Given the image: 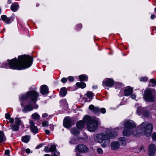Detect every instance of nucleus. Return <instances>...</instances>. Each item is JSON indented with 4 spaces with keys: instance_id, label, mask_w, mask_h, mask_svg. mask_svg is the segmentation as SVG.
<instances>
[{
    "instance_id": "obj_17",
    "label": "nucleus",
    "mask_w": 156,
    "mask_h": 156,
    "mask_svg": "<svg viewBox=\"0 0 156 156\" xmlns=\"http://www.w3.org/2000/svg\"><path fill=\"white\" fill-rule=\"evenodd\" d=\"M89 108L95 113H98L100 111V109L98 108L95 107L93 105H90L89 107Z\"/></svg>"
},
{
    "instance_id": "obj_37",
    "label": "nucleus",
    "mask_w": 156,
    "mask_h": 156,
    "mask_svg": "<svg viewBox=\"0 0 156 156\" xmlns=\"http://www.w3.org/2000/svg\"><path fill=\"white\" fill-rule=\"evenodd\" d=\"M42 126H48V122L47 121H43L42 123Z\"/></svg>"
},
{
    "instance_id": "obj_28",
    "label": "nucleus",
    "mask_w": 156,
    "mask_h": 156,
    "mask_svg": "<svg viewBox=\"0 0 156 156\" xmlns=\"http://www.w3.org/2000/svg\"><path fill=\"white\" fill-rule=\"evenodd\" d=\"M79 78L81 81H84L86 80H87V76L84 75H81L79 76Z\"/></svg>"
},
{
    "instance_id": "obj_3",
    "label": "nucleus",
    "mask_w": 156,
    "mask_h": 156,
    "mask_svg": "<svg viewBox=\"0 0 156 156\" xmlns=\"http://www.w3.org/2000/svg\"><path fill=\"white\" fill-rule=\"evenodd\" d=\"M119 130L118 128H116L113 130L108 129L106 130L105 134L99 133L96 135L94 138V140L98 143H101L106 138H113L118 135L117 131Z\"/></svg>"
},
{
    "instance_id": "obj_50",
    "label": "nucleus",
    "mask_w": 156,
    "mask_h": 156,
    "mask_svg": "<svg viewBox=\"0 0 156 156\" xmlns=\"http://www.w3.org/2000/svg\"><path fill=\"white\" fill-rule=\"evenodd\" d=\"M30 151L29 149H27L26 150V152L27 153H30Z\"/></svg>"
},
{
    "instance_id": "obj_18",
    "label": "nucleus",
    "mask_w": 156,
    "mask_h": 156,
    "mask_svg": "<svg viewBox=\"0 0 156 156\" xmlns=\"http://www.w3.org/2000/svg\"><path fill=\"white\" fill-rule=\"evenodd\" d=\"M125 94L126 96H128L130 95L133 92V90L132 88L129 87L126 89L124 90Z\"/></svg>"
},
{
    "instance_id": "obj_54",
    "label": "nucleus",
    "mask_w": 156,
    "mask_h": 156,
    "mask_svg": "<svg viewBox=\"0 0 156 156\" xmlns=\"http://www.w3.org/2000/svg\"><path fill=\"white\" fill-rule=\"evenodd\" d=\"M81 153H79V152L76 153V156H83L82 155L80 154Z\"/></svg>"
},
{
    "instance_id": "obj_16",
    "label": "nucleus",
    "mask_w": 156,
    "mask_h": 156,
    "mask_svg": "<svg viewBox=\"0 0 156 156\" xmlns=\"http://www.w3.org/2000/svg\"><path fill=\"white\" fill-rule=\"evenodd\" d=\"M111 138H106L105 140L101 142L102 144H101V146L103 147H105L108 146L110 143V139Z\"/></svg>"
},
{
    "instance_id": "obj_53",
    "label": "nucleus",
    "mask_w": 156,
    "mask_h": 156,
    "mask_svg": "<svg viewBox=\"0 0 156 156\" xmlns=\"http://www.w3.org/2000/svg\"><path fill=\"white\" fill-rule=\"evenodd\" d=\"M131 98L133 99H134L136 98V96L135 94H132L131 96Z\"/></svg>"
},
{
    "instance_id": "obj_9",
    "label": "nucleus",
    "mask_w": 156,
    "mask_h": 156,
    "mask_svg": "<svg viewBox=\"0 0 156 156\" xmlns=\"http://www.w3.org/2000/svg\"><path fill=\"white\" fill-rule=\"evenodd\" d=\"M156 147L153 144H150L148 148V154L149 156H154L156 151Z\"/></svg>"
},
{
    "instance_id": "obj_8",
    "label": "nucleus",
    "mask_w": 156,
    "mask_h": 156,
    "mask_svg": "<svg viewBox=\"0 0 156 156\" xmlns=\"http://www.w3.org/2000/svg\"><path fill=\"white\" fill-rule=\"evenodd\" d=\"M76 151L80 153H85L88 152V149L86 145L83 144H79L76 147Z\"/></svg>"
},
{
    "instance_id": "obj_27",
    "label": "nucleus",
    "mask_w": 156,
    "mask_h": 156,
    "mask_svg": "<svg viewBox=\"0 0 156 156\" xmlns=\"http://www.w3.org/2000/svg\"><path fill=\"white\" fill-rule=\"evenodd\" d=\"M30 136H26L22 137V141L25 143L28 142L30 140Z\"/></svg>"
},
{
    "instance_id": "obj_48",
    "label": "nucleus",
    "mask_w": 156,
    "mask_h": 156,
    "mask_svg": "<svg viewBox=\"0 0 156 156\" xmlns=\"http://www.w3.org/2000/svg\"><path fill=\"white\" fill-rule=\"evenodd\" d=\"M9 152L10 151L9 150H6L5 151V154L6 155H9Z\"/></svg>"
},
{
    "instance_id": "obj_46",
    "label": "nucleus",
    "mask_w": 156,
    "mask_h": 156,
    "mask_svg": "<svg viewBox=\"0 0 156 156\" xmlns=\"http://www.w3.org/2000/svg\"><path fill=\"white\" fill-rule=\"evenodd\" d=\"M43 145V144H40L37 145L36 147L37 149H38L40 147H41Z\"/></svg>"
},
{
    "instance_id": "obj_19",
    "label": "nucleus",
    "mask_w": 156,
    "mask_h": 156,
    "mask_svg": "<svg viewBox=\"0 0 156 156\" xmlns=\"http://www.w3.org/2000/svg\"><path fill=\"white\" fill-rule=\"evenodd\" d=\"M1 17L2 20L7 23H9V21L11 20V18H7L5 15H2V16Z\"/></svg>"
},
{
    "instance_id": "obj_20",
    "label": "nucleus",
    "mask_w": 156,
    "mask_h": 156,
    "mask_svg": "<svg viewBox=\"0 0 156 156\" xmlns=\"http://www.w3.org/2000/svg\"><path fill=\"white\" fill-rule=\"evenodd\" d=\"M76 85L78 87L81 88H84L86 87V84L83 82H77L76 83Z\"/></svg>"
},
{
    "instance_id": "obj_44",
    "label": "nucleus",
    "mask_w": 156,
    "mask_h": 156,
    "mask_svg": "<svg viewBox=\"0 0 156 156\" xmlns=\"http://www.w3.org/2000/svg\"><path fill=\"white\" fill-rule=\"evenodd\" d=\"M147 77H144L143 78H141L140 80L141 81H146L147 80Z\"/></svg>"
},
{
    "instance_id": "obj_1",
    "label": "nucleus",
    "mask_w": 156,
    "mask_h": 156,
    "mask_svg": "<svg viewBox=\"0 0 156 156\" xmlns=\"http://www.w3.org/2000/svg\"><path fill=\"white\" fill-rule=\"evenodd\" d=\"M33 58L29 56L22 55L9 60V68L14 69L21 70L28 68L32 65Z\"/></svg>"
},
{
    "instance_id": "obj_26",
    "label": "nucleus",
    "mask_w": 156,
    "mask_h": 156,
    "mask_svg": "<svg viewBox=\"0 0 156 156\" xmlns=\"http://www.w3.org/2000/svg\"><path fill=\"white\" fill-rule=\"evenodd\" d=\"M31 117L33 119L37 120L39 119L40 118V115L37 113H35L33 114L32 115Z\"/></svg>"
},
{
    "instance_id": "obj_2",
    "label": "nucleus",
    "mask_w": 156,
    "mask_h": 156,
    "mask_svg": "<svg viewBox=\"0 0 156 156\" xmlns=\"http://www.w3.org/2000/svg\"><path fill=\"white\" fill-rule=\"evenodd\" d=\"M153 125L151 123H147L146 122H143L139 126V128H134L131 131L129 136L132 135L136 137L140 136L144 133L146 136H150L152 132Z\"/></svg>"
},
{
    "instance_id": "obj_61",
    "label": "nucleus",
    "mask_w": 156,
    "mask_h": 156,
    "mask_svg": "<svg viewBox=\"0 0 156 156\" xmlns=\"http://www.w3.org/2000/svg\"><path fill=\"white\" fill-rule=\"evenodd\" d=\"M74 140H75L76 141H77V140H78V139H75Z\"/></svg>"
},
{
    "instance_id": "obj_21",
    "label": "nucleus",
    "mask_w": 156,
    "mask_h": 156,
    "mask_svg": "<svg viewBox=\"0 0 156 156\" xmlns=\"http://www.w3.org/2000/svg\"><path fill=\"white\" fill-rule=\"evenodd\" d=\"M76 125L78 128L82 129L84 126V122L82 121H79L77 122Z\"/></svg>"
},
{
    "instance_id": "obj_35",
    "label": "nucleus",
    "mask_w": 156,
    "mask_h": 156,
    "mask_svg": "<svg viewBox=\"0 0 156 156\" xmlns=\"http://www.w3.org/2000/svg\"><path fill=\"white\" fill-rule=\"evenodd\" d=\"M150 82L154 84V85H152L153 87H154V86L156 85V80L154 79H152L150 80Z\"/></svg>"
},
{
    "instance_id": "obj_24",
    "label": "nucleus",
    "mask_w": 156,
    "mask_h": 156,
    "mask_svg": "<svg viewBox=\"0 0 156 156\" xmlns=\"http://www.w3.org/2000/svg\"><path fill=\"white\" fill-rule=\"evenodd\" d=\"M119 140L120 143L124 146L126 145V140L125 138L124 137H120L119 139Z\"/></svg>"
},
{
    "instance_id": "obj_5",
    "label": "nucleus",
    "mask_w": 156,
    "mask_h": 156,
    "mask_svg": "<svg viewBox=\"0 0 156 156\" xmlns=\"http://www.w3.org/2000/svg\"><path fill=\"white\" fill-rule=\"evenodd\" d=\"M124 129L123 131V134L124 136H129L131 133V131L135 128L136 126L135 123L132 120H127L123 123Z\"/></svg>"
},
{
    "instance_id": "obj_22",
    "label": "nucleus",
    "mask_w": 156,
    "mask_h": 156,
    "mask_svg": "<svg viewBox=\"0 0 156 156\" xmlns=\"http://www.w3.org/2000/svg\"><path fill=\"white\" fill-rule=\"evenodd\" d=\"M6 140L4 134L2 131H0V143L3 142Z\"/></svg>"
},
{
    "instance_id": "obj_42",
    "label": "nucleus",
    "mask_w": 156,
    "mask_h": 156,
    "mask_svg": "<svg viewBox=\"0 0 156 156\" xmlns=\"http://www.w3.org/2000/svg\"><path fill=\"white\" fill-rule=\"evenodd\" d=\"M5 117L6 119H9L10 118V115L9 114H5Z\"/></svg>"
},
{
    "instance_id": "obj_56",
    "label": "nucleus",
    "mask_w": 156,
    "mask_h": 156,
    "mask_svg": "<svg viewBox=\"0 0 156 156\" xmlns=\"http://www.w3.org/2000/svg\"><path fill=\"white\" fill-rule=\"evenodd\" d=\"M38 106L37 105H34V107H33V108H34L37 109L38 108Z\"/></svg>"
},
{
    "instance_id": "obj_38",
    "label": "nucleus",
    "mask_w": 156,
    "mask_h": 156,
    "mask_svg": "<svg viewBox=\"0 0 156 156\" xmlns=\"http://www.w3.org/2000/svg\"><path fill=\"white\" fill-rule=\"evenodd\" d=\"M140 151H142L143 152H145V147L144 145L141 146L139 148Z\"/></svg>"
},
{
    "instance_id": "obj_10",
    "label": "nucleus",
    "mask_w": 156,
    "mask_h": 156,
    "mask_svg": "<svg viewBox=\"0 0 156 156\" xmlns=\"http://www.w3.org/2000/svg\"><path fill=\"white\" fill-rule=\"evenodd\" d=\"M63 126L66 128H69L72 126L71 121L69 117H66L63 122Z\"/></svg>"
},
{
    "instance_id": "obj_31",
    "label": "nucleus",
    "mask_w": 156,
    "mask_h": 156,
    "mask_svg": "<svg viewBox=\"0 0 156 156\" xmlns=\"http://www.w3.org/2000/svg\"><path fill=\"white\" fill-rule=\"evenodd\" d=\"M21 121L18 118H16L15 119V123L16 125L18 126L21 124Z\"/></svg>"
},
{
    "instance_id": "obj_14",
    "label": "nucleus",
    "mask_w": 156,
    "mask_h": 156,
    "mask_svg": "<svg viewBox=\"0 0 156 156\" xmlns=\"http://www.w3.org/2000/svg\"><path fill=\"white\" fill-rule=\"evenodd\" d=\"M41 93L42 94H45L48 93V87L45 85H42L40 90Z\"/></svg>"
},
{
    "instance_id": "obj_25",
    "label": "nucleus",
    "mask_w": 156,
    "mask_h": 156,
    "mask_svg": "<svg viewBox=\"0 0 156 156\" xmlns=\"http://www.w3.org/2000/svg\"><path fill=\"white\" fill-rule=\"evenodd\" d=\"M60 93L63 96H65L67 93V90L66 88L65 87H63L61 89Z\"/></svg>"
},
{
    "instance_id": "obj_33",
    "label": "nucleus",
    "mask_w": 156,
    "mask_h": 156,
    "mask_svg": "<svg viewBox=\"0 0 156 156\" xmlns=\"http://www.w3.org/2000/svg\"><path fill=\"white\" fill-rule=\"evenodd\" d=\"M150 113L148 111H145L143 112V115L144 116L147 117L150 115Z\"/></svg>"
},
{
    "instance_id": "obj_15",
    "label": "nucleus",
    "mask_w": 156,
    "mask_h": 156,
    "mask_svg": "<svg viewBox=\"0 0 156 156\" xmlns=\"http://www.w3.org/2000/svg\"><path fill=\"white\" fill-rule=\"evenodd\" d=\"M34 108L32 105L30 104H28L24 107V108L22 109V111L25 113L27 111H30L33 110Z\"/></svg>"
},
{
    "instance_id": "obj_60",
    "label": "nucleus",
    "mask_w": 156,
    "mask_h": 156,
    "mask_svg": "<svg viewBox=\"0 0 156 156\" xmlns=\"http://www.w3.org/2000/svg\"><path fill=\"white\" fill-rule=\"evenodd\" d=\"M21 105L23 107V103L22 102L21 103Z\"/></svg>"
},
{
    "instance_id": "obj_6",
    "label": "nucleus",
    "mask_w": 156,
    "mask_h": 156,
    "mask_svg": "<svg viewBox=\"0 0 156 156\" xmlns=\"http://www.w3.org/2000/svg\"><path fill=\"white\" fill-rule=\"evenodd\" d=\"M38 93L34 90H31L27 92L25 95H23L20 98L22 101L30 99L32 101L36 103L38 97Z\"/></svg>"
},
{
    "instance_id": "obj_11",
    "label": "nucleus",
    "mask_w": 156,
    "mask_h": 156,
    "mask_svg": "<svg viewBox=\"0 0 156 156\" xmlns=\"http://www.w3.org/2000/svg\"><path fill=\"white\" fill-rule=\"evenodd\" d=\"M30 123L31 131L34 133H37L38 132V129L37 127L35 126V122L31 120L30 121Z\"/></svg>"
},
{
    "instance_id": "obj_23",
    "label": "nucleus",
    "mask_w": 156,
    "mask_h": 156,
    "mask_svg": "<svg viewBox=\"0 0 156 156\" xmlns=\"http://www.w3.org/2000/svg\"><path fill=\"white\" fill-rule=\"evenodd\" d=\"M19 5L16 4L12 5L11 7V10L13 11H15L18 9Z\"/></svg>"
},
{
    "instance_id": "obj_59",
    "label": "nucleus",
    "mask_w": 156,
    "mask_h": 156,
    "mask_svg": "<svg viewBox=\"0 0 156 156\" xmlns=\"http://www.w3.org/2000/svg\"><path fill=\"white\" fill-rule=\"evenodd\" d=\"M71 142H72L73 143H74V141H73V140H72V141H71V142H70V143H71Z\"/></svg>"
},
{
    "instance_id": "obj_13",
    "label": "nucleus",
    "mask_w": 156,
    "mask_h": 156,
    "mask_svg": "<svg viewBox=\"0 0 156 156\" xmlns=\"http://www.w3.org/2000/svg\"><path fill=\"white\" fill-rule=\"evenodd\" d=\"M104 84L108 87H111L114 84V81L111 79H108L104 83L103 82V84Z\"/></svg>"
},
{
    "instance_id": "obj_29",
    "label": "nucleus",
    "mask_w": 156,
    "mask_h": 156,
    "mask_svg": "<svg viewBox=\"0 0 156 156\" xmlns=\"http://www.w3.org/2000/svg\"><path fill=\"white\" fill-rule=\"evenodd\" d=\"M56 151V146L55 145H52L49 148L50 152H55Z\"/></svg>"
},
{
    "instance_id": "obj_4",
    "label": "nucleus",
    "mask_w": 156,
    "mask_h": 156,
    "mask_svg": "<svg viewBox=\"0 0 156 156\" xmlns=\"http://www.w3.org/2000/svg\"><path fill=\"white\" fill-rule=\"evenodd\" d=\"M83 120L87 125L88 130L91 132L94 131L98 127V119L96 118L87 115L84 117Z\"/></svg>"
},
{
    "instance_id": "obj_51",
    "label": "nucleus",
    "mask_w": 156,
    "mask_h": 156,
    "mask_svg": "<svg viewBox=\"0 0 156 156\" xmlns=\"http://www.w3.org/2000/svg\"><path fill=\"white\" fill-rule=\"evenodd\" d=\"M48 115L46 113H44L42 115V117L43 118H44L47 117L48 116Z\"/></svg>"
},
{
    "instance_id": "obj_34",
    "label": "nucleus",
    "mask_w": 156,
    "mask_h": 156,
    "mask_svg": "<svg viewBox=\"0 0 156 156\" xmlns=\"http://www.w3.org/2000/svg\"><path fill=\"white\" fill-rule=\"evenodd\" d=\"M94 94H93L92 92L89 91H88L86 94L88 98H92Z\"/></svg>"
},
{
    "instance_id": "obj_36",
    "label": "nucleus",
    "mask_w": 156,
    "mask_h": 156,
    "mask_svg": "<svg viewBox=\"0 0 156 156\" xmlns=\"http://www.w3.org/2000/svg\"><path fill=\"white\" fill-rule=\"evenodd\" d=\"M152 139L156 141V133H154L151 135Z\"/></svg>"
},
{
    "instance_id": "obj_12",
    "label": "nucleus",
    "mask_w": 156,
    "mask_h": 156,
    "mask_svg": "<svg viewBox=\"0 0 156 156\" xmlns=\"http://www.w3.org/2000/svg\"><path fill=\"white\" fill-rule=\"evenodd\" d=\"M110 146L111 149L115 151L119 149L120 145L118 141H114L111 143Z\"/></svg>"
},
{
    "instance_id": "obj_32",
    "label": "nucleus",
    "mask_w": 156,
    "mask_h": 156,
    "mask_svg": "<svg viewBox=\"0 0 156 156\" xmlns=\"http://www.w3.org/2000/svg\"><path fill=\"white\" fill-rule=\"evenodd\" d=\"M71 132L74 134H77L79 133V131L76 129H72L71 130Z\"/></svg>"
},
{
    "instance_id": "obj_47",
    "label": "nucleus",
    "mask_w": 156,
    "mask_h": 156,
    "mask_svg": "<svg viewBox=\"0 0 156 156\" xmlns=\"http://www.w3.org/2000/svg\"><path fill=\"white\" fill-rule=\"evenodd\" d=\"M44 151L46 152H48V151H49V149L48 147H45L44 148Z\"/></svg>"
},
{
    "instance_id": "obj_57",
    "label": "nucleus",
    "mask_w": 156,
    "mask_h": 156,
    "mask_svg": "<svg viewBox=\"0 0 156 156\" xmlns=\"http://www.w3.org/2000/svg\"><path fill=\"white\" fill-rule=\"evenodd\" d=\"M93 88H97V86H93Z\"/></svg>"
},
{
    "instance_id": "obj_43",
    "label": "nucleus",
    "mask_w": 156,
    "mask_h": 156,
    "mask_svg": "<svg viewBox=\"0 0 156 156\" xmlns=\"http://www.w3.org/2000/svg\"><path fill=\"white\" fill-rule=\"evenodd\" d=\"M142 112L140 108H138L137 110V112L139 115H140V113Z\"/></svg>"
},
{
    "instance_id": "obj_52",
    "label": "nucleus",
    "mask_w": 156,
    "mask_h": 156,
    "mask_svg": "<svg viewBox=\"0 0 156 156\" xmlns=\"http://www.w3.org/2000/svg\"><path fill=\"white\" fill-rule=\"evenodd\" d=\"M45 133L47 134H48V135L50 133V131L49 130H48V129L46 130L45 131Z\"/></svg>"
},
{
    "instance_id": "obj_41",
    "label": "nucleus",
    "mask_w": 156,
    "mask_h": 156,
    "mask_svg": "<svg viewBox=\"0 0 156 156\" xmlns=\"http://www.w3.org/2000/svg\"><path fill=\"white\" fill-rule=\"evenodd\" d=\"M97 151L100 154H102L103 153V151L101 148H99L97 149Z\"/></svg>"
},
{
    "instance_id": "obj_30",
    "label": "nucleus",
    "mask_w": 156,
    "mask_h": 156,
    "mask_svg": "<svg viewBox=\"0 0 156 156\" xmlns=\"http://www.w3.org/2000/svg\"><path fill=\"white\" fill-rule=\"evenodd\" d=\"M10 126L11 127L12 130L13 131H18L19 130V127L16 125H11Z\"/></svg>"
},
{
    "instance_id": "obj_45",
    "label": "nucleus",
    "mask_w": 156,
    "mask_h": 156,
    "mask_svg": "<svg viewBox=\"0 0 156 156\" xmlns=\"http://www.w3.org/2000/svg\"><path fill=\"white\" fill-rule=\"evenodd\" d=\"M67 81V79L66 78H63L61 79V81L63 83H66Z\"/></svg>"
},
{
    "instance_id": "obj_49",
    "label": "nucleus",
    "mask_w": 156,
    "mask_h": 156,
    "mask_svg": "<svg viewBox=\"0 0 156 156\" xmlns=\"http://www.w3.org/2000/svg\"><path fill=\"white\" fill-rule=\"evenodd\" d=\"M9 119V122H10V123L12 124L13 123L14 121V119L13 118H10V119Z\"/></svg>"
},
{
    "instance_id": "obj_58",
    "label": "nucleus",
    "mask_w": 156,
    "mask_h": 156,
    "mask_svg": "<svg viewBox=\"0 0 156 156\" xmlns=\"http://www.w3.org/2000/svg\"><path fill=\"white\" fill-rule=\"evenodd\" d=\"M44 156H50V155L48 154H45L44 155Z\"/></svg>"
},
{
    "instance_id": "obj_40",
    "label": "nucleus",
    "mask_w": 156,
    "mask_h": 156,
    "mask_svg": "<svg viewBox=\"0 0 156 156\" xmlns=\"http://www.w3.org/2000/svg\"><path fill=\"white\" fill-rule=\"evenodd\" d=\"M68 80L70 81H74V79L73 77L72 76H69L68 77Z\"/></svg>"
},
{
    "instance_id": "obj_7",
    "label": "nucleus",
    "mask_w": 156,
    "mask_h": 156,
    "mask_svg": "<svg viewBox=\"0 0 156 156\" xmlns=\"http://www.w3.org/2000/svg\"><path fill=\"white\" fill-rule=\"evenodd\" d=\"M143 98L146 101L153 102L154 98L152 94V91L149 88H147L144 91Z\"/></svg>"
},
{
    "instance_id": "obj_39",
    "label": "nucleus",
    "mask_w": 156,
    "mask_h": 156,
    "mask_svg": "<svg viewBox=\"0 0 156 156\" xmlns=\"http://www.w3.org/2000/svg\"><path fill=\"white\" fill-rule=\"evenodd\" d=\"M100 111L102 113L104 114L106 112V110L105 108H102L100 110Z\"/></svg>"
},
{
    "instance_id": "obj_55",
    "label": "nucleus",
    "mask_w": 156,
    "mask_h": 156,
    "mask_svg": "<svg viewBox=\"0 0 156 156\" xmlns=\"http://www.w3.org/2000/svg\"><path fill=\"white\" fill-rule=\"evenodd\" d=\"M155 15H152L151 16V18L152 19H153L155 17Z\"/></svg>"
}]
</instances>
